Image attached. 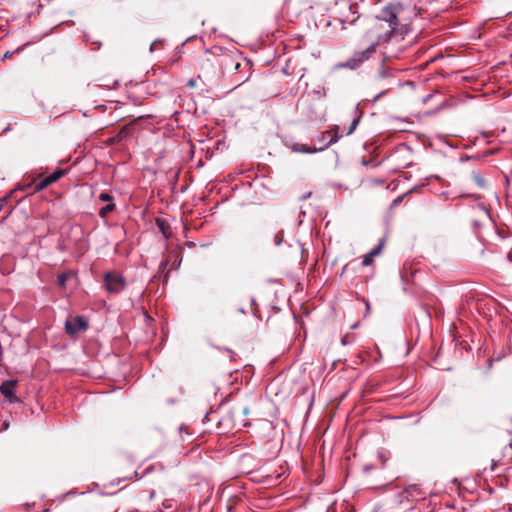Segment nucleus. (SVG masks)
<instances>
[{
    "instance_id": "a211bd4d",
    "label": "nucleus",
    "mask_w": 512,
    "mask_h": 512,
    "mask_svg": "<svg viewBox=\"0 0 512 512\" xmlns=\"http://www.w3.org/2000/svg\"><path fill=\"white\" fill-rule=\"evenodd\" d=\"M99 200L104 201V202L113 203L112 202L113 197L111 195H109L108 193H101L99 195Z\"/></svg>"
},
{
    "instance_id": "6ab92c4d",
    "label": "nucleus",
    "mask_w": 512,
    "mask_h": 512,
    "mask_svg": "<svg viewBox=\"0 0 512 512\" xmlns=\"http://www.w3.org/2000/svg\"><path fill=\"white\" fill-rule=\"evenodd\" d=\"M36 180H33L32 182L28 183V184H25V185H22V186H19V190L21 191H27L29 188L31 187H34L35 188V184H36Z\"/></svg>"
},
{
    "instance_id": "c756f323",
    "label": "nucleus",
    "mask_w": 512,
    "mask_h": 512,
    "mask_svg": "<svg viewBox=\"0 0 512 512\" xmlns=\"http://www.w3.org/2000/svg\"><path fill=\"white\" fill-rule=\"evenodd\" d=\"M495 466H496V464L493 463L492 466H491V471H495Z\"/></svg>"
},
{
    "instance_id": "a878e982",
    "label": "nucleus",
    "mask_w": 512,
    "mask_h": 512,
    "mask_svg": "<svg viewBox=\"0 0 512 512\" xmlns=\"http://www.w3.org/2000/svg\"><path fill=\"white\" fill-rule=\"evenodd\" d=\"M402 201V197H398L393 201V205H398Z\"/></svg>"
},
{
    "instance_id": "473e14b6",
    "label": "nucleus",
    "mask_w": 512,
    "mask_h": 512,
    "mask_svg": "<svg viewBox=\"0 0 512 512\" xmlns=\"http://www.w3.org/2000/svg\"><path fill=\"white\" fill-rule=\"evenodd\" d=\"M243 413L247 414L248 413V408H244Z\"/></svg>"
},
{
    "instance_id": "393cba45",
    "label": "nucleus",
    "mask_w": 512,
    "mask_h": 512,
    "mask_svg": "<svg viewBox=\"0 0 512 512\" xmlns=\"http://www.w3.org/2000/svg\"><path fill=\"white\" fill-rule=\"evenodd\" d=\"M310 195H311V192H308V193H306V194L302 195V196L300 197V200H305V199H307L308 197H310Z\"/></svg>"
},
{
    "instance_id": "c85d7f7f",
    "label": "nucleus",
    "mask_w": 512,
    "mask_h": 512,
    "mask_svg": "<svg viewBox=\"0 0 512 512\" xmlns=\"http://www.w3.org/2000/svg\"><path fill=\"white\" fill-rule=\"evenodd\" d=\"M348 8H349V10H350V11H352V10H353L354 8H356V7H355V6H353V5H351V4H349V5H348Z\"/></svg>"
},
{
    "instance_id": "7ed1b4c3",
    "label": "nucleus",
    "mask_w": 512,
    "mask_h": 512,
    "mask_svg": "<svg viewBox=\"0 0 512 512\" xmlns=\"http://www.w3.org/2000/svg\"><path fill=\"white\" fill-rule=\"evenodd\" d=\"M104 288L111 294H119L126 287L125 278L117 272H106L103 276Z\"/></svg>"
},
{
    "instance_id": "ddd939ff",
    "label": "nucleus",
    "mask_w": 512,
    "mask_h": 512,
    "mask_svg": "<svg viewBox=\"0 0 512 512\" xmlns=\"http://www.w3.org/2000/svg\"><path fill=\"white\" fill-rule=\"evenodd\" d=\"M115 209V204L114 203H108L107 205H105L104 207H102L100 210H99V216L101 218H105L110 212H112L113 210Z\"/></svg>"
},
{
    "instance_id": "20e7f679",
    "label": "nucleus",
    "mask_w": 512,
    "mask_h": 512,
    "mask_svg": "<svg viewBox=\"0 0 512 512\" xmlns=\"http://www.w3.org/2000/svg\"><path fill=\"white\" fill-rule=\"evenodd\" d=\"M87 329L88 322L81 316L73 317L65 322V331L70 336L86 331Z\"/></svg>"
},
{
    "instance_id": "72a5a7b5",
    "label": "nucleus",
    "mask_w": 512,
    "mask_h": 512,
    "mask_svg": "<svg viewBox=\"0 0 512 512\" xmlns=\"http://www.w3.org/2000/svg\"><path fill=\"white\" fill-rule=\"evenodd\" d=\"M125 130H126V129H125V128H123V129L120 131V135H122V134L124 133V131H125Z\"/></svg>"
},
{
    "instance_id": "f257e3e1",
    "label": "nucleus",
    "mask_w": 512,
    "mask_h": 512,
    "mask_svg": "<svg viewBox=\"0 0 512 512\" xmlns=\"http://www.w3.org/2000/svg\"><path fill=\"white\" fill-rule=\"evenodd\" d=\"M416 16L418 11L415 6L405 7L402 3L396 2L383 7L376 16L378 27L382 28V23H387L389 30L378 35V42H388L392 38L404 39L411 31L412 18Z\"/></svg>"
},
{
    "instance_id": "4be33fe9",
    "label": "nucleus",
    "mask_w": 512,
    "mask_h": 512,
    "mask_svg": "<svg viewBox=\"0 0 512 512\" xmlns=\"http://www.w3.org/2000/svg\"><path fill=\"white\" fill-rule=\"evenodd\" d=\"M8 197L0 198V211L3 209L4 205L6 204Z\"/></svg>"
},
{
    "instance_id": "f3484780",
    "label": "nucleus",
    "mask_w": 512,
    "mask_h": 512,
    "mask_svg": "<svg viewBox=\"0 0 512 512\" xmlns=\"http://www.w3.org/2000/svg\"><path fill=\"white\" fill-rule=\"evenodd\" d=\"M283 238H284V232H283V230L278 231V232L274 235V244H275L276 246H279V245L283 242Z\"/></svg>"
},
{
    "instance_id": "cd10ccee",
    "label": "nucleus",
    "mask_w": 512,
    "mask_h": 512,
    "mask_svg": "<svg viewBox=\"0 0 512 512\" xmlns=\"http://www.w3.org/2000/svg\"><path fill=\"white\" fill-rule=\"evenodd\" d=\"M365 304H366V310H367V311H369V309H370V304H369V302H368V301H366V302H365Z\"/></svg>"
},
{
    "instance_id": "2f4dec72",
    "label": "nucleus",
    "mask_w": 512,
    "mask_h": 512,
    "mask_svg": "<svg viewBox=\"0 0 512 512\" xmlns=\"http://www.w3.org/2000/svg\"><path fill=\"white\" fill-rule=\"evenodd\" d=\"M369 470H370V467H369V466H365V467H364V471H365V472H367V471H369Z\"/></svg>"
},
{
    "instance_id": "4468645a",
    "label": "nucleus",
    "mask_w": 512,
    "mask_h": 512,
    "mask_svg": "<svg viewBox=\"0 0 512 512\" xmlns=\"http://www.w3.org/2000/svg\"><path fill=\"white\" fill-rule=\"evenodd\" d=\"M472 180L480 187V188H483L485 186V181H484V178L477 172H473L472 175Z\"/></svg>"
},
{
    "instance_id": "1a4fd4ad",
    "label": "nucleus",
    "mask_w": 512,
    "mask_h": 512,
    "mask_svg": "<svg viewBox=\"0 0 512 512\" xmlns=\"http://www.w3.org/2000/svg\"><path fill=\"white\" fill-rule=\"evenodd\" d=\"M323 135H328L330 138L329 140L321 147L324 149H326L328 146L336 143L339 139H340V135H339V127L338 126H334L332 129L328 130V131H325L323 133Z\"/></svg>"
},
{
    "instance_id": "6e6552de",
    "label": "nucleus",
    "mask_w": 512,
    "mask_h": 512,
    "mask_svg": "<svg viewBox=\"0 0 512 512\" xmlns=\"http://www.w3.org/2000/svg\"><path fill=\"white\" fill-rule=\"evenodd\" d=\"M383 246V241H381L375 248H373L369 253L364 255L362 260L363 266H369L372 264L374 257L378 256L381 252Z\"/></svg>"
},
{
    "instance_id": "f03ea898",
    "label": "nucleus",
    "mask_w": 512,
    "mask_h": 512,
    "mask_svg": "<svg viewBox=\"0 0 512 512\" xmlns=\"http://www.w3.org/2000/svg\"><path fill=\"white\" fill-rule=\"evenodd\" d=\"M378 43V41L373 42L366 49L359 52H355L350 58H348L343 64H341V66L349 69H357L365 61L372 57V55L376 52V47Z\"/></svg>"
},
{
    "instance_id": "b1692460",
    "label": "nucleus",
    "mask_w": 512,
    "mask_h": 512,
    "mask_svg": "<svg viewBox=\"0 0 512 512\" xmlns=\"http://www.w3.org/2000/svg\"><path fill=\"white\" fill-rule=\"evenodd\" d=\"M249 77H250V75H248L247 77H240L238 79L239 84L245 83L249 79Z\"/></svg>"
},
{
    "instance_id": "9d476101",
    "label": "nucleus",
    "mask_w": 512,
    "mask_h": 512,
    "mask_svg": "<svg viewBox=\"0 0 512 512\" xmlns=\"http://www.w3.org/2000/svg\"><path fill=\"white\" fill-rule=\"evenodd\" d=\"M156 226L166 239H169L171 237V235H172L171 227L166 219L157 218Z\"/></svg>"
},
{
    "instance_id": "39448f33",
    "label": "nucleus",
    "mask_w": 512,
    "mask_h": 512,
    "mask_svg": "<svg viewBox=\"0 0 512 512\" xmlns=\"http://www.w3.org/2000/svg\"><path fill=\"white\" fill-rule=\"evenodd\" d=\"M67 174L66 169H56L52 174L49 176L41 179L38 183L35 184V188L33 189L32 193H37L45 188H47L49 185L57 182L61 177L65 176Z\"/></svg>"
},
{
    "instance_id": "aec40b11",
    "label": "nucleus",
    "mask_w": 512,
    "mask_h": 512,
    "mask_svg": "<svg viewBox=\"0 0 512 512\" xmlns=\"http://www.w3.org/2000/svg\"><path fill=\"white\" fill-rule=\"evenodd\" d=\"M24 46H25V45H23V46H21V47L17 48L15 51H13V52H12V54H14V53H18L19 51H21V50L23 49V47H24ZM10 55H11V53H10V52H6V53H5V55H4V57H5V58H7V57H10Z\"/></svg>"
},
{
    "instance_id": "0eeeda50",
    "label": "nucleus",
    "mask_w": 512,
    "mask_h": 512,
    "mask_svg": "<svg viewBox=\"0 0 512 512\" xmlns=\"http://www.w3.org/2000/svg\"><path fill=\"white\" fill-rule=\"evenodd\" d=\"M401 497L406 500H418L423 498V493L418 485H410L402 493Z\"/></svg>"
},
{
    "instance_id": "9b49d317",
    "label": "nucleus",
    "mask_w": 512,
    "mask_h": 512,
    "mask_svg": "<svg viewBox=\"0 0 512 512\" xmlns=\"http://www.w3.org/2000/svg\"><path fill=\"white\" fill-rule=\"evenodd\" d=\"M292 150L294 152L311 154V153L323 151V148H316V147L308 146V145L302 144V143H295L292 146Z\"/></svg>"
},
{
    "instance_id": "bb28decb",
    "label": "nucleus",
    "mask_w": 512,
    "mask_h": 512,
    "mask_svg": "<svg viewBox=\"0 0 512 512\" xmlns=\"http://www.w3.org/2000/svg\"><path fill=\"white\" fill-rule=\"evenodd\" d=\"M408 512H421V511H420V508H418V507H413V508H411Z\"/></svg>"
},
{
    "instance_id": "423d86ee",
    "label": "nucleus",
    "mask_w": 512,
    "mask_h": 512,
    "mask_svg": "<svg viewBox=\"0 0 512 512\" xmlns=\"http://www.w3.org/2000/svg\"><path fill=\"white\" fill-rule=\"evenodd\" d=\"M16 385V380H6L0 385V393L8 400L9 403H17L19 401V398L14 392Z\"/></svg>"
},
{
    "instance_id": "2eb2a0df",
    "label": "nucleus",
    "mask_w": 512,
    "mask_h": 512,
    "mask_svg": "<svg viewBox=\"0 0 512 512\" xmlns=\"http://www.w3.org/2000/svg\"><path fill=\"white\" fill-rule=\"evenodd\" d=\"M360 118H361L360 116H357L353 119L352 123L350 124V126L346 132L347 135L352 134L356 130V128L360 122Z\"/></svg>"
},
{
    "instance_id": "5701e85b",
    "label": "nucleus",
    "mask_w": 512,
    "mask_h": 512,
    "mask_svg": "<svg viewBox=\"0 0 512 512\" xmlns=\"http://www.w3.org/2000/svg\"><path fill=\"white\" fill-rule=\"evenodd\" d=\"M188 86H190L191 88H194L196 86V80L191 78L188 80Z\"/></svg>"
},
{
    "instance_id": "412c9836",
    "label": "nucleus",
    "mask_w": 512,
    "mask_h": 512,
    "mask_svg": "<svg viewBox=\"0 0 512 512\" xmlns=\"http://www.w3.org/2000/svg\"><path fill=\"white\" fill-rule=\"evenodd\" d=\"M160 43H161V41H159V40L154 41V42L150 45V51H151V52H153V51L156 49L157 45H158V44H160Z\"/></svg>"
},
{
    "instance_id": "dca6fc26",
    "label": "nucleus",
    "mask_w": 512,
    "mask_h": 512,
    "mask_svg": "<svg viewBox=\"0 0 512 512\" xmlns=\"http://www.w3.org/2000/svg\"><path fill=\"white\" fill-rule=\"evenodd\" d=\"M233 67H234V69H235L236 71H238V70H240V69H242V68H245V69L250 70V63H249V61H247V60H244V61H243V63H241V62H239V61H236V62L234 63V66H233Z\"/></svg>"
},
{
    "instance_id": "f8f14e48",
    "label": "nucleus",
    "mask_w": 512,
    "mask_h": 512,
    "mask_svg": "<svg viewBox=\"0 0 512 512\" xmlns=\"http://www.w3.org/2000/svg\"><path fill=\"white\" fill-rule=\"evenodd\" d=\"M72 276L71 272H63L58 275L57 282L60 288H65L67 280Z\"/></svg>"
},
{
    "instance_id": "7c9ffc66",
    "label": "nucleus",
    "mask_w": 512,
    "mask_h": 512,
    "mask_svg": "<svg viewBox=\"0 0 512 512\" xmlns=\"http://www.w3.org/2000/svg\"><path fill=\"white\" fill-rule=\"evenodd\" d=\"M327 137H328V135H325V136H324V135L322 134V140H323V141L327 140Z\"/></svg>"
}]
</instances>
